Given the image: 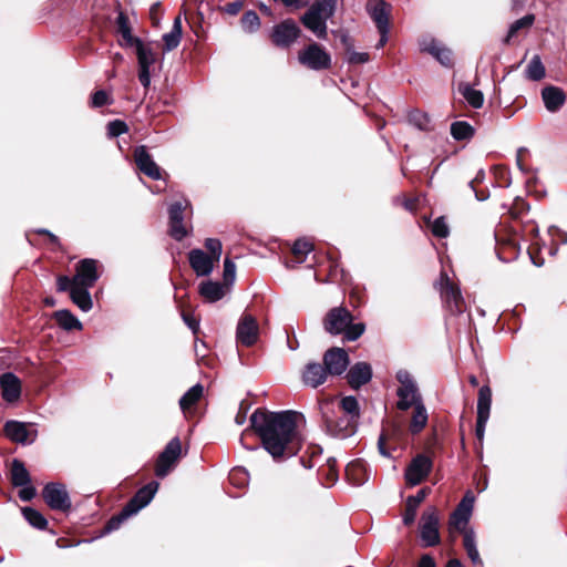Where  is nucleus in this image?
Wrapping results in <instances>:
<instances>
[{"mask_svg": "<svg viewBox=\"0 0 567 567\" xmlns=\"http://www.w3.org/2000/svg\"><path fill=\"white\" fill-rule=\"evenodd\" d=\"M296 415L293 411L256 410L250 416L251 427L261 439L264 449L275 460L296 454Z\"/></svg>", "mask_w": 567, "mask_h": 567, "instance_id": "1", "label": "nucleus"}, {"mask_svg": "<svg viewBox=\"0 0 567 567\" xmlns=\"http://www.w3.org/2000/svg\"><path fill=\"white\" fill-rule=\"evenodd\" d=\"M321 416V425L332 437L347 439L357 432L358 420L351 415L338 414V401L326 399L318 404Z\"/></svg>", "mask_w": 567, "mask_h": 567, "instance_id": "2", "label": "nucleus"}, {"mask_svg": "<svg viewBox=\"0 0 567 567\" xmlns=\"http://www.w3.org/2000/svg\"><path fill=\"white\" fill-rule=\"evenodd\" d=\"M159 484L155 481L141 487L135 495L127 502L123 509L115 516L111 517L103 528V534L112 533L131 516L137 514L142 508L147 506L154 498Z\"/></svg>", "mask_w": 567, "mask_h": 567, "instance_id": "3", "label": "nucleus"}, {"mask_svg": "<svg viewBox=\"0 0 567 567\" xmlns=\"http://www.w3.org/2000/svg\"><path fill=\"white\" fill-rule=\"evenodd\" d=\"M337 10V0H315L310 8L300 18L306 29L318 39H327V21L333 17Z\"/></svg>", "mask_w": 567, "mask_h": 567, "instance_id": "4", "label": "nucleus"}, {"mask_svg": "<svg viewBox=\"0 0 567 567\" xmlns=\"http://www.w3.org/2000/svg\"><path fill=\"white\" fill-rule=\"evenodd\" d=\"M396 380L400 382V386L396 390V395L399 398L396 406L399 410L408 411L416 403L423 401L422 395L419 392L417 384L409 371H398Z\"/></svg>", "mask_w": 567, "mask_h": 567, "instance_id": "5", "label": "nucleus"}, {"mask_svg": "<svg viewBox=\"0 0 567 567\" xmlns=\"http://www.w3.org/2000/svg\"><path fill=\"white\" fill-rule=\"evenodd\" d=\"M298 61L303 66L313 71L326 70L331 65L330 54L316 42L299 51Z\"/></svg>", "mask_w": 567, "mask_h": 567, "instance_id": "6", "label": "nucleus"}, {"mask_svg": "<svg viewBox=\"0 0 567 567\" xmlns=\"http://www.w3.org/2000/svg\"><path fill=\"white\" fill-rule=\"evenodd\" d=\"M439 514L433 507L423 512L420 522V538L423 547H433L440 544Z\"/></svg>", "mask_w": 567, "mask_h": 567, "instance_id": "7", "label": "nucleus"}, {"mask_svg": "<svg viewBox=\"0 0 567 567\" xmlns=\"http://www.w3.org/2000/svg\"><path fill=\"white\" fill-rule=\"evenodd\" d=\"M182 455L181 440L176 436L173 437L157 457L155 466V475L164 478L176 466L178 458Z\"/></svg>", "mask_w": 567, "mask_h": 567, "instance_id": "8", "label": "nucleus"}, {"mask_svg": "<svg viewBox=\"0 0 567 567\" xmlns=\"http://www.w3.org/2000/svg\"><path fill=\"white\" fill-rule=\"evenodd\" d=\"M42 496L51 509L66 512L72 506L66 487L61 483H48L43 487Z\"/></svg>", "mask_w": 567, "mask_h": 567, "instance_id": "9", "label": "nucleus"}, {"mask_svg": "<svg viewBox=\"0 0 567 567\" xmlns=\"http://www.w3.org/2000/svg\"><path fill=\"white\" fill-rule=\"evenodd\" d=\"M433 467L432 460L425 454H417L412 458L404 472V478L410 486H416L422 483L431 473Z\"/></svg>", "mask_w": 567, "mask_h": 567, "instance_id": "10", "label": "nucleus"}, {"mask_svg": "<svg viewBox=\"0 0 567 567\" xmlns=\"http://www.w3.org/2000/svg\"><path fill=\"white\" fill-rule=\"evenodd\" d=\"M301 30L292 19H286L272 28L271 40L279 48L290 47L299 37Z\"/></svg>", "mask_w": 567, "mask_h": 567, "instance_id": "11", "label": "nucleus"}, {"mask_svg": "<svg viewBox=\"0 0 567 567\" xmlns=\"http://www.w3.org/2000/svg\"><path fill=\"white\" fill-rule=\"evenodd\" d=\"M259 326L255 317L249 313H244L236 328V340L237 343L251 347L258 340Z\"/></svg>", "mask_w": 567, "mask_h": 567, "instance_id": "12", "label": "nucleus"}, {"mask_svg": "<svg viewBox=\"0 0 567 567\" xmlns=\"http://www.w3.org/2000/svg\"><path fill=\"white\" fill-rule=\"evenodd\" d=\"M491 404H492L491 388L487 385H483L478 390V398H477V419H476L475 434L478 440H483V437H484L486 423L489 419Z\"/></svg>", "mask_w": 567, "mask_h": 567, "instance_id": "13", "label": "nucleus"}, {"mask_svg": "<svg viewBox=\"0 0 567 567\" xmlns=\"http://www.w3.org/2000/svg\"><path fill=\"white\" fill-rule=\"evenodd\" d=\"M474 504V496L471 492L466 493L463 499L460 502L455 511L452 513L450 518V527L465 534L468 520L472 515Z\"/></svg>", "mask_w": 567, "mask_h": 567, "instance_id": "14", "label": "nucleus"}, {"mask_svg": "<svg viewBox=\"0 0 567 567\" xmlns=\"http://www.w3.org/2000/svg\"><path fill=\"white\" fill-rule=\"evenodd\" d=\"M97 261L85 258L76 265V274L72 278V285L92 288L99 279Z\"/></svg>", "mask_w": 567, "mask_h": 567, "instance_id": "15", "label": "nucleus"}, {"mask_svg": "<svg viewBox=\"0 0 567 567\" xmlns=\"http://www.w3.org/2000/svg\"><path fill=\"white\" fill-rule=\"evenodd\" d=\"M322 360L329 375H340L349 365V355L347 351L338 347L327 350Z\"/></svg>", "mask_w": 567, "mask_h": 567, "instance_id": "16", "label": "nucleus"}, {"mask_svg": "<svg viewBox=\"0 0 567 567\" xmlns=\"http://www.w3.org/2000/svg\"><path fill=\"white\" fill-rule=\"evenodd\" d=\"M441 296L452 313H462L464 299L461 290L446 276L441 277Z\"/></svg>", "mask_w": 567, "mask_h": 567, "instance_id": "17", "label": "nucleus"}, {"mask_svg": "<svg viewBox=\"0 0 567 567\" xmlns=\"http://www.w3.org/2000/svg\"><path fill=\"white\" fill-rule=\"evenodd\" d=\"M352 322V315L346 308L338 307L331 309L324 319V329L330 334H341Z\"/></svg>", "mask_w": 567, "mask_h": 567, "instance_id": "18", "label": "nucleus"}, {"mask_svg": "<svg viewBox=\"0 0 567 567\" xmlns=\"http://www.w3.org/2000/svg\"><path fill=\"white\" fill-rule=\"evenodd\" d=\"M134 161L140 172H142L144 175L155 181L161 179V168L147 152L146 146L141 145L135 148Z\"/></svg>", "mask_w": 567, "mask_h": 567, "instance_id": "19", "label": "nucleus"}, {"mask_svg": "<svg viewBox=\"0 0 567 567\" xmlns=\"http://www.w3.org/2000/svg\"><path fill=\"white\" fill-rule=\"evenodd\" d=\"M6 435L13 442L20 444H31L37 439V430L30 431L27 425L19 421H8L4 424Z\"/></svg>", "mask_w": 567, "mask_h": 567, "instance_id": "20", "label": "nucleus"}, {"mask_svg": "<svg viewBox=\"0 0 567 567\" xmlns=\"http://www.w3.org/2000/svg\"><path fill=\"white\" fill-rule=\"evenodd\" d=\"M367 11L375 23L377 29H390L391 6L389 3L384 0H369Z\"/></svg>", "mask_w": 567, "mask_h": 567, "instance_id": "21", "label": "nucleus"}, {"mask_svg": "<svg viewBox=\"0 0 567 567\" xmlns=\"http://www.w3.org/2000/svg\"><path fill=\"white\" fill-rule=\"evenodd\" d=\"M189 265L199 277L212 274L215 260L202 249H193L188 254Z\"/></svg>", "mask_w": 567, "mask_h": 567, "instance_id": "22", "label": "nucleus"}, {"mask_svg": "<svg viewBox=\"0 0 567 567\" xmlns=\"http://www.w3.org/2000/svg\"><path fill=\"white\" fill-rule=\"evenodd\" d=\"M329 373L323 364L309 362L302 372V382L311 388H318L327 381Z\"/></svg>", "mask_w": 567, "mask_h": 567, "instance_id": "23", "label": "nucleus"}, {"mask_svg": "<svg viewBox=\"0 0 567 567\" xmlns=\"http://www.w3.org/2000/svg\"><path fill=\"white\" fill-rule=\"evenodd\" d=\"M2 398L7 402H14L21 394V382L12 372H6L0 377Z\"/></svg>", "mask_w": 567, "mask_h": 567, "instance_id": "24", "label": "nucleus"}, {"mask_svg": "<svg viewBox=\"0 0 567 567\" xmlns=\"http://www.w3.org/2000/svg\"><path fill=\"white\" fill-rule=\"evenodd\" d=\"M372 378V368L367 362H357L348 371L347 379L352 389H359Z\"/></svg>", "mask_w": 567, "mask_h": 567, "instance_id": "25", "label": "nucleus"}, {"mask_svg": "<svg viewBox=\"0 0 567 567\" xmlns=\"http://www.w3.org/2000/svg\"><path fill=\"white\" fill-rule=\"evenodd\" d=\"M421 50L433 55L442 65H452V52L434 39H424L421 43Z\"/></svg>", "mask_w": 567, "mask_h": 567, "instance_id": "26", "label": "nucleus"}, {"mask_svg": "<svg viewBox=\"0 0 567 567\" xmlns=\"http://www.w3.org/2000/svg\"><path fill=\"white\" fill-rule=\"evenodd\" d=\"M542 97L547 111L554 113L561 109L565 104L566 95L564 91L557 86H546L542 91Z\"/></svg>", "mask_w": 567, "mask_h": 567, "instance_id": "27", "label": "nucleus"}, {"mask_svg": "<svg viewBox=\"0 0 567 567\" xmlns=\"http://www.w3.org/2000/svg\"><path fill=\"white\" fill-rule=\"evenodd\" d=\"M116 24L118 33L121 34V40H118V44L123 48H132L140 41V38H136L132 34L128 18L121 12L116 18Z\"/></svg>", "mask_w": 567, "mask_h": 567, "instance_id": "28", "label": "nucleus"}, {"mask_svg": "<svg viewBox=\"0 0 567 567\" xmlns=\"http://www.w3.org/2000/svg\"><path fill=\"white\" fill-rule=\"evenodd\" d=\"M429 488H421L415 495L409 496L405 504V513L403 515L404 525L414 523L419 505L427 496Z\"/></svg>", "mask_w": 567, "mask_h": 567, "instance_id": "29", "label": "nucleus"}, {"mask_svg": "<svg viewBox=\"0 0 567 567\" xmlns=\"http://www.w3.org/2000/svg\"><path fill=\"white\" fill-rule=\"evenodd\" d=\"M182 17L177 16L174 19L172 30L163 35L164 52H171L176 49L182 40Z\"/></svg>", "mask_w": 567, "mask_h": 567, "instance_id": "30", "label": "nucleus"}, {"mask_svg": "<svg viewBox=\"0 0 567 567\" xmlns=\"http://www.w3.org/2000/svg\"><path fill=\"white\" fill-rule=\"evenodd\" d=\"M226 286L225 284L209 280L200 284L199 292L207 301L216 302L225 296Z\"/></svg>", "mask_w": 567, "mask_h": 567, "instance_id": "31", "label": "nucleus"}, {"mask_svg": "<svg viewBox=\"0 0 567 567\" xmlns=\"http://www.w3.org/2000/svg\"><path fill=\"white\" fill-rule=\"evenodd\" d=\"M90 288L72 285L71 299L84 312L92 309L93 302L89 291Z\"/></svg>", "mask_w": 567, "mask_h": 567, "instance_id": "32", "label": "nucleus"}, {"mask_svg": "<svg viewBox=\"0 0 567 567\" xmlns=\"http://www.w3.org/2000/svg\"><path fill=\"white\" fill-rule=\"evenodd\" d=\"M53 318L55 319L56 323L66 331L81 330L83 327L81 321L70 310L66 309L55 311L53 313Z\"/></svg>", "mask_w": 567, "mask_h": 567, "instance_id": "33", "label": "nucleus"}, {"mask_svg": "<svg viewBox=\"0 0 567 567\" xmlns=\"http://www.w3.org/2000/svg\"><path fill=\"white\" fill-rule=\"evenodd\" d=\"M412 408H413V415H412V419L410 422V431L413 434H416V433H420L427 424L429 415H427V411H426V408H425L423 401L416 403Z\"/></svg>", "mask_w": 567, "mask_h": 567, "instance_id": "34", "label": "nucleus"}, {"mask_svg": "<svg viewBox=\"0 0 567 567\" xmlns=\"http://www.w3.org/2000/svg\"><path fill=\"white\" fill-rule=\"evenodd\" d=\"M458 92L472 107L480 109L483 106V93L480 90L472 87L471 84L461 83L458 85Z\"/></svg>", "mask_w": 567, "mask_h": 567, "instance_id": "35", "label": "nucleus"}, {"mask_svg": "<svg viewBox=\"0 0 567 567\" xmlns=\"http://www.w3.org/2000/svg\"><path fill=\"white\" fill-rule=\"evenodd\" d=\"M11 483L13 486H22L31 483L30 474L23 462L14 458L11 463Z\"/></svg>", "mask_w": 567, "mask_h": 567, "instance_id": "36", "label": "nucleus"}, {"mask_svg": "<svg viewBox=\"0 0 567 567\" xmlns=\"http://www.w3.org/2000/svg\"><path fill=\"white\" fill-rule=\"evenodd\" d=\"M204 388L197 383L188 389L187 392L179 399V406L184 413H186L193 405H195L202 398Z\"/></svg>", "mask_w": 567, "mask_h": 567, "instance_id": "37", "label": "nucleus"}, {"mask_svg": "<svg viewBox=\"0 0 567 567\" xmlns=\"http://www.w3.org/2000/svg\"><path fill=\"white\" fill-rule=\"evenodd\" d=\"M135 52L137 55L138 68H147L155 63V53L150 45H146L143 41H140L135 45Z\"/></svg>", "mask_w": 567, "mask_h": 567, "instance_id": "38", "label": "nucleus"}, {"mask_svg": "<svg viewBox=\"0 0 567 567\" xmlns=\"http://www.w3.org/2000/svg\"><path fill=\"white\" fill-rule=\"evenodd\" d=\"M346 473L353 485L360 486L365 482V465L361 461L348 464Z\"/></svg>", "mask_w": 567, "mask_h": 567, "instance_id": "39", "label": "nucleus"}, {"mask_svg": "<svg viewBox=\"0 0 567 567\" xmlns=\"http://www.w3.org/2000/svg\"><path fill=\"white\" fill-rule=\"evenodd\" d=\"M545 66L540 60V56L536 54L530 59L525 70V76L530 81H540L542 79L545 78Z\"/></svg>", "mask_w": 567, "mask_h": 567, "instance_id": "40", "label": "nucleus"}, {"mask_svg": "<svg viewBox=\"0 0 567 567\" xmlns=\"http://www.w3.org/2000/svg\"><path fill=\"white\" fill-rule=\"evenodd\" d=\"M338 414L351 415L353 419L359 420L360 409L358 400L353 395L344 396L338 402Z\"/></svg>", "mask_w": 567, "mask_h": 567, "instance_id": "41", "label": "nucleus"}, {"mask_svg": "<svg viewBox=\"0 0 567 567\" xmlns=\"http://www.w3.org/2000/svg\"><path fill=\"white\" fill-rule=\"evenodd\" d=\"M22 515L24 519L37 529L44 530L48 526L47 518L39 511L32 507H23Z\"/></svg>", "mask_w": 567, "mask_h": 567, "instance_id": "42", "label": "nucleus"}, {"mask_svg": "<svg viewBox=\"0 0 567 567\" xmlns=\"http://www.w3.org/2000/svg\"><path fill=\"white\" fill-rule=\"evenodd\" d=\"M464 548L473 564H481L480 553L476 547L475 533L472 528L465 530Z\"/></svg>", "mask_w": 567, "mask_h": 567, "instance_id": "43", "label": "nucleus"}, {"mask_svg": "<svg viewBox=\"0 0 567 567\" xmlns=\"http://www.w3.org/2000/svg\"><path fill=\"white\" fill-rule=\"evenodd\" d=\"M473 134L474 128L467 122L458 121L451 125V135L457 141L467 140L472 137Z\"/></svg>", "mask_w": 567, "mask_h": 567, "instance_id": "44", "label": "nucleus"}, {"mask_svg": "<svg viewBox=\"0 0 567 567\" xmlns=\"http://www.w3.org/2000/svg\"><path fill=\"white\" fill-rule=\"evenodd\" d=\"M240 22L243 30L248 33L256 32L260 27V19L258 14L252 10L245 12Z\"/></svg>", "mask_w": 567, "mask_h": 567, "instance_id": "45", "label": "nucleus"}, {"mask_svg": "<svg viewBox=\"0 0 567 567\" xmlns=\"http://www.w3.org/2000/svg\"><path fill=\"white\" fill-rule=\"evenodd\" d=\"M534 21H535L534 14H526L525 17L516 20L509 27L506 41H508L511 38L515 37L520 29L529 28L534 23Z\"/></svg>", "mask_w": 567, "mask_h": 567, "instance_id": "46", "label": "nucleus"}, {"mask_svg": "<svg viewBox=\"0 0 567 567\" xmlns=\"http://www.w3.org/2000/svg\"><path fill=\"white\" fill-rule=\"evenodd\" d=\"M409 122L421 131H426L430 126L427 114L417 110L410 112Z\"/></svg>", "mask_w": 567, "mask_h": 567, "instance_id": "47", "label": "nucleus"}, {"mask_svg": "<svg viewBox=\"0 0 567 567\" xmlns=\"http://www.w3.org/2000/svg\"><path fill=\"white\" fill-rule=\"evenodd\" d=\"M313 246L310 241L306 239H298L295 241L292 246V254L296 257H300L299 262L303 261V257H306L310 251H312Z\"/></svg>", "mask_w": 567, "mask_h": 567, "instance_id": "48", "label": "nucleus"}, {"mask_svg": "<svg viewBox=\"0 0 567 567\" xmlns=\"http://www.w3.org/2000/svg\"><path fill=\"white\" fill-rule=\"evenodd\" d=\"M431 230H432V234L435 236V237H439V238H445L449 236L450 234V228H449V225L445 220V217L441 216V217H437L431 225Z\"/></svg>", "mask_w": 567, "mask_h": 567, "instance_id": "49", "label": "nucleus"}, {"mask_svg": "<svg viewBox=\"0 0 567 567\" xmlns=\"http://www.w3.org/2000/svg\"><path fill=\"white\" fill-rule=\"evenodd\" d=\"M205 247L209 251V256L218 262L221 256L223 245L217 238H207L205 240Z\"/></svg>", "mask_w": 567, "mask_h": 567, "instance_id": "50", "label": "nucleus"}, {"mask_svg": "<svg viewBox=\"0 0 567 567\" xmlns=\"http://www.w3.org/2000/svg\"><path fill=\"white\" fill-rule=\"evenodd\" d=\"M128 131V126L124 121L114 120L107 124V135L110 137H117Z\"/></svg>", "mask_w": 567, "mask_h": 567, "instance_id": "51", "label": "nucleus"}, {"mask_svg": "<svg viewBox=\"0 0 567 567\" xmlns=\"http://www.w3.org/2000/svg\"><path fill=\"white\" fill-rule=\"evenodd\" d=\"M365 326L363 323H350L343 332L344 339L348 341H355L363 334Z\"/></svg>", "mask_w": 567, "mask_h": 567, "instance_id": "52", "label": "nucleus"}, {"mask_svg": "<svg viewBox=\"0 0 567 567\" xmlns=\"http://www.w3.org/2000/svg\"><path fill=\"white\" fill-rule=\"evenodd\" d=\"M236 278V265L229 259L225 258L224 260V284L227 286H231Z\"/></svg>", "mask_w": 567, "mask_h": 567, "instance_id": "53", "label": "nucleus"}, {"mask_svg": "<svg viewBox=\"0 0 567 567\" xmlns=\"http://www.w3.org/2000/svg\"><path fill=\"white\" fill-rule=\"evenodd\" d=\"M169 235L177 241L183 240L188 235L184 220H178V224L169 221Z\"/></svg>", "mask_w": 567, "mask_h": 567, "instance_id": "54", "label": "nucleus"}, {"mask_svg": "<svg viewBox=\"0 0 567 567\" xmlns=\"http://www.w3.org/2000/svg\"><path fill=\"white\" fill-rule=\"evenodd\" d=\"M184 209L185 205L182 202H175L169 206V221L177 223L178 220H184Z\"/></svg>", "mask_w": 567, "mask_h": 567, "instance_id": "55", "label": "nucleus"}, {"mask_svg": "<svg viewBox=\"0 0 567 567\" xmlns=\"http://www.w3.org/2000/svg\"><path fill=\"white\" fill-rule=\"evenodd\" d=\"M109 103H110V97L105 91L99 90L93 93L92 99H91V105L93 107H101Z\"/></svg>", "mask_w": 567, "mask_h": 567, "instance_id": "56", "label": "nucleus"}, {"mask_svg": "<svg viewBox=\"0 0 567 567\" xmlns=\"http://www.w3.org/2000/svg\"><path fill=\"white\" fill-rule=\"evenodd\" d=\"M347 60L351 64H363L369 61V54L367 52H355L351 50L348 53Z\"/></svg>", "mask_w": 567, "mask_h": 567, "instance_id": "57", "label": "nucleus"}, {"mask_svg": "<svg viewBox=\"0 0 567 567\" xmlns=\"http://www.w3.org/2000/svg\"><path fill=\"white\" fill-rule=\"evenodd\" d=\"M20 487L21 489L19 491V497L23 502L31 501L37 494V491L31 483H28V485H22Z\"/></svg>", "mask_w": 567, "mask_h": 567, "instance_id": "58", "label": "nucleus"}, {"mask_svg": "<svg viewBox=\"0 0 567 567\" xmlns=\"http://www.w3.org/2000/svg\"><path fill=\"white\" fill-rule=\"evenodd\" d=\"M138 80L144 89H148L151 85V69L138 68Z\"/></svg>", "mask_w": 567, "mask_h": 567, "instance_id": "59", "label": "nucleus"}, {"mask_svg": "<svg viewBox=\"0 0 567 567\" xmlns=\"http://www.w3.org/2000/svg\"><path fill=\"white\" fill-rule=\"evenodd\" d=\"M72 287V279H70L68 276H59L56 280V288L58 291H66L69 290L71 292Z\"/></svg>", "mask_w": 567, "mask_h": 567, "instance_id": "60", "label": "nucleus"}, {"mask_svg": "<svg viewBox=\"0 0 567 567\" xmlns=\"http://www.w3.org/2000/svg\"><path fill=\"white\" fill-rule=\"evenodd\" d=\"M247 472L244 468H234L230 472V481L235 483V480L238 477L240 478V485H245L247 483Z\"/></svg>", "mask_w": 567, "mask_h": 567, "instance_id": "61", "label": "nucleus"}, {"mask_svg": "<svg viewBox=\"0 0 567 567\" xmlns=\"http://www.w3.org/2000/svg\"><path fill=\"white\" fill-rule=\"evenodd\" d=\"M243 2L241 1H235V2H230V3H227L226 7H225V11L228 13V14H231V16H235L237 14L241 8H243Z\"/></svg>", "mask_w": 567, "mask_h": 567, "instance_id": "62", "label": "nucleus"}, {"mask_svg": "<svg viewBox=\"0 0 567 567\" xmlns=\"http://www.w3.org/2000/svg\"><path fill=\"white\" fill-rule=\"evenodd\" d=\"M183 320L188 326V328L192 329V331L194 333L198 330L199 322L195 318H193L186 313H183Z\"/></svg>", "mask_w": 567, "mask_h": 567, "instance_id": "63", "label": "nucleus"}, {"mask_svg": "<svg viewBox=\"0 0 567 567\" xmlns=\"http://www.w3.org/2000/svg\"><path fill=\"white\" fill-rule=\"evenodd\" d=\"M417 567H436L434 559L430 555H423Z\"/></svg>", "mask_w": 567, "mask_h": 567, "instance_id": "64", "label": "nucleus"}]
</instances>
